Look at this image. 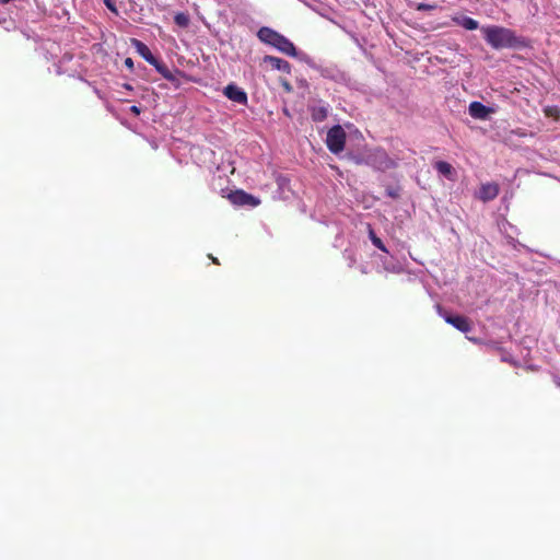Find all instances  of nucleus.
<instances>
[{
    "mask_svg": "<svg viewBox=\"0 0 560 560\" xmlns=\"http://www.w3.org/2000/svg\"><path fill=\"white\" fill-rule=\"evenodd\" d=\"M481 31L485 40L494 49L516 48L525 45V40L508 27L490 25L483 26Z\"/></svg>",
    "mask_w": 560,
    "mask_h": 560,
    "instance_id": "f257e3e1",
    "label": "nucleus"
},
{
    "mask_svg": "<svg viewBox=\"0 0 560 560\" xmlns=\"http://www.w3.org/2000/svg\"><path fill=\"white\" fill-rule=\"evenodd\" d=\"M452 21L455 24H457L468 31H474L479 27L478 21L474 20L472 18L465 16V15H455L452 18Z\"/></svg>",
    "mask_w": 560,
    "mask_h": 560,
    "instance_id": "9b49d317",
    "label": "nucleus"
},
{
    "mask_svg": "<svg viewBox=\"0 0 560 560\" xmlns=\"http://www.w3.org/2000/svg\"><path fill=\"white\" fill-rule=\"evenodd\" d=\"M500 191L499 185L495 183L482 184L479 190L478 198L483 202L493 200L498 197Z\"/></svg>",
    "mask_w": 560,
    "mask_h": 560,
    "instance_id": "6e6552de",
    "label": "nucleus"
},
{
    "mask_svg": "<svg viewBox=\"0 0 560 560\" xmlns=\"http://www.w3.org/2000/svg\"><path fill=\"white\" fill-rule=\"evenodd\" d=\"M156 71L166 80H173L174 77H173V73L172 71L168 69V67L161 62L159 59H156V62L155 65H152Z\"/></svg>",
    "mask_w": 560,
    "mask_h": 560,
    "instance_id": "4468645a",
    "label": "nucleus"
},
{
    "mask_svg": "<svg viewBox=\"0 0 560 560\" xmlns=\"http://www.w3.org/2000/svg\"><path fill=\"white\" fill-rule=\"evenodd\" d=\"M223 94L231 101L237 103V104H241V105H246L247 104V101H248V97H247V94L246 92L238 88L237 85L231 83V84H228L224 90H223Z\"/></svg>",
    "mask_w": 560,
    "mask_h": 560,
    "instance_id": "39448f33",
    "label": "nucleus"
},
{
    "mask_svg": "<svg viewBox=\"0 0 560 560\" xmlns=\"http://www.w3.org/2000/svg\"><path fill=\"white\" fill-rule=\"evenodd\" d=\"M436 9V4H429V3H419L417 4L418 11H431Z\"/></svg>",
    "mask_w": 560,
    "mask_h": 560,
    "instance_id": "6ab92c4d",
    "label": "nucleus"
},
{
    "mask_svg": "<svg viewBox=\"0 0 560 560\" xmlns=\"http://www.w3.org/2000/svg\"><path fill=\"white\" fill-rule=\"evenodd\" d=\"M469 115L475 118V119H481V120H485L488 118V116L492 113H494V109L491 108V107H488L486 105H483L482 103L480 102H471L469 104Z\"/></svg>",
    "mask_w": 560,
    "mask_h": 560,
    "instance_id": "423d86ee",
    "label": "nucleus"
},
{
    "mask_svg": "<svg viewBox=\"0 0 560 560\" xmlns=\"http://www.w3.org/2000/svg\"><path fill=\"white\" fill-rule=\"evenodd\" d=\"M346 138H347L346 131L343 130V128L340 125H336V126L331 127L328 130L327 138H326V145H327L328 150L334 154H338L341 151H343L345 144H346Z\"/></svg>",
    "mask_w": 560,
    "mask_h": 560,
    "instance_id": "7ed1b4c3",
    "label": "nucleus"
},
{
    "mask_svg": "<svg viewBox=\"0 0 560 560\" xmlns=\"http://www.w3.org/2000/svg\"><path fill=\"white\" fill-rule=\"evenodd\" d=\"M544 112H545V115L548 117H555V118L560 117V108L557 106H548L544 109Z\"/></svg>",
    "mask_w": 560,
    "mask_h": 560,
    "instance_id": "f3484780",
    "label": "nucleus"
},
{
    "mask_svg": "<svg viewBox=\"0 0 560 560\" xmlns=\"http://www.w3.org/2000/svg\"><path fill=\"white\" fill-rule=\"evenodd\" d=\"M328 110L325 106H313L311 108L312 119L316 122L323 121L327 118Z\"/></svg>",
    "mask_w": 560,
    "mask_h": 560,
    "instance_id": "ddd939ff",
    "label": "nucleus"
},
{
    "mask_svg": "<svg viewBox=\"0 0 560 560\" xmlns=\"http://www.w3.org/2000/svg\"><path fill=\"white\" fill-rule=\"evenodd\" d=\"M553 383L556 384L557 387L560 388V377H558V376L553 377Z\"/></svg>",
    "mask_w": 560,
    "mask_h": 560,
    "instance_id": "b1692460",
    "label": "nucleus"
},
{
    "mask_svg": "<svg viewBox=\"0 0 560 560\" xmlns=\"http://www.w3.org/2000/svg\"><path fill=\"white\" fill-rule=\"evenodd\" d=\"M257 37L265 44L273 46L281 52L295 57L296 48L291 40L284 37L282 34L276 32L275 30L264 26L259 28L257 33Z\"/></svg>",
    "mask_w": 560,
    "mask_h": 560,
    "instance_id": "f03ea898",
    "label": "nucleus"
},
{
    "mask_svg": "<svg viewBox=\"0 0 560 560\" xmlns=\"http://www.w3.org/2000/svg\"><path fill=\"white\" fill-rule=\"evenodd\" d=\"M264 62L270 65V67L272 69L279 70V71L284 72V73H290V71H291V65L287 60L281 59L279 57L265 56L264 57Z\"/></svg>",
    "mask_w": 560,
    "mask_h": 560,
    "instance_id": "9d476101",
    "label": "nucleus"
},
{
    "mask_svg": "<svg viewBox=\"0 0 560 560\" xmlns=\"http://www.w3.org/2000/svg\"><path fill=\"white\" fill-rule=\"evenodd\" d=\"M125 66L129 69H132L133 68V61L131 58H126L125 59Z\"/></svg>",
    "mask_w": 560,
    "mask_h": 560,
    "instance_id": "412c9836",
    "label": "nucleus"
},
{
    "mask_svg": "<svg viewBox=\"0 0 560 560\" xmlns=\"http://www.w3.org/2000/svg\"><path fill=\"white\" fill-rule=\"evenodd\" d=\"M369 237L375 247H377L380 250L384 253H387V248L384 245L383 241L375 234L374 230L371 226H369Z\"/></svg>",
    "mask_w": 560,
    "mask_h": 560,
    "instance_id": "2eb2a0df",
    "label": "nucleus"
},
{
    "mask_svg": "<svg viewBox=\"0 0 560 560\" xmlns=\"http://www.w3.org/2000/svg\"><path fill=\"white\" fill-rule=\"evenodd\" d=\"M174 22L179 27L186 28L189 25V23H190V19H189V15L187 13L178 12L174 16Z\"/></svg>",
    "mask_w": 560,
    "mask_h": 560,
    "instance_id": "dca6fc26",
    "label": "nucleus"
},
{
    "mask_svg": "<svg viewBox=\"0 0 560 560\" xmlns=\"http://www.w3.org/2000/svg\"><path fill=\"white\" fill-rule=\"evenodd\" d=\"M229 199L233 205L236 206H252L257 207L260 203V200L255 196L245 192L244 190H236L229 195Z\"/></svg>",
    "mask_w": 560,
    "mask_h": 560,
    "instance_id": "20e7f679",
    "label": "nucleus"
},
{
    "mask_svg": "<svg viewBox=\"0 0 560 560\" xmlns=\"http://www.w3.org/2000/svg\"><path fill=\"white\" fill-rule=\"evenodd\" d=\"M444 319L446 323L451 324L453 327L458 329L462 332H468L471 330V324L469 319L463 315H444Z\"/></svg>",
    "mask_w": 560,
    "mask_h": 560,
    "instance_id": "0eeeda50",
    "label": "nucleus"
},
{
    "mask_svg": "<svg viewBox=\"0 0 560 560\" xmlns=\"http://www.w3.org/2000/svg\"><path fill=\"white\" fill-rule=\"evenodd\" d=\"M131 45L136 49V51L150 65H155L156 59L151 52L150 48L137 38L131 39Z\"/></svg>",
    "mask_w": 560,
    "mask_h": 560,
    "instance_id": "1a4fd4ad",
    "label": "nucleus"
},
{
    "mask_svg": "<svg viewBox=\"0 0 560 560\" xmlns=\"http://www.w3.org/2000/svg\"><path fill=\"white\" fill-rule=\"evenodd\" d=\"M434 168L447 178H452L454 175V167L445 161H438L434 163Z\"/></svg>",
    "mask_w": 560,
    "mask_h": 560,
    "instance_id": "f8f14e48",
    "label": "nucleus"
},
{
    "mask_svg": "<svg viewBox=\"0 0 560 560\" xmlns=\"http://www.w3.org/2000/svg\"><path fill=\"white\" fill-rule=\"evenodd\" d=\"M386 192H387V195H388L389 197H392V198H397V197L399 196V195H398V192H397V190H395V189H393V188H387V189H386Z\"/></svg>",
    "mask_w": 560,
    "mask_h": 560,
    "instance_id": "aec40b11",
    "label": "nucleus"
},
{
    "mask_svg": "<svg viewBox=\"0 0 560 560\" xmlns=\"http://www.w3.org/2000/svg\"><path fill=\"white\" fill-rule=\"evenodd\" d=\"M209 257L212 259V261H213L214 264L219 265V261H218V259H217V258L212 257L211 255H209Z\"/></svg>",
    "mask_w": 560,
    "mask_h": 560,
    "instance_id": "393cba45",
    "label": "nucleus"
},
{
    "mask_svg": "<svg viewBox=\"0 0 560 560\" xmlns=\"http://www.w3.org/2000/svg\"><path fill=\"white\" fill-rule=\"evenodd\" d=\"M282 86L285 89V91L290 92L292 90L291 84L288 81H284L282 83Z\"/></svg>",
    "mask_w": 560,
    "mask_h": 560,
    "instance_id": "5701e85b",
    "label": "nucleus"
},
{
    "mask_svg": "<svg viewBox=\"0 0 560 560\" xmlns=\"http://www.w3.org/2000/svg\"><path fill=\"white\" fill-rule=\"evenodd\" d=\"M130 112H131L132 114H135V115H139L141 110H140V108H139L138 106L132 105V106L130 107Z\"/></svg>",
    "mask_w": 560,
    "mask_h": 560,
    "instance_id": "4be33fe9",
    "label": "nucleus"
},
{
    "mask_svg": "<svg viewBox=\"0 0 560 560\" xmlns=\"http://www.w3.org/2000/svg\"><path fill=\"white\" fill-rule=\"evenodd\" d=\"M103 1H104V4L106 5V8H107L110 12H113V13H115V14H118V9H117V7H116V2H115V0H103Z\"/></svg>",
    "mask_w": 560,
    "mask_h": 560,
    "instance_id": "a211bd4d",
    "label": "nucleus"
}]
</instances>
